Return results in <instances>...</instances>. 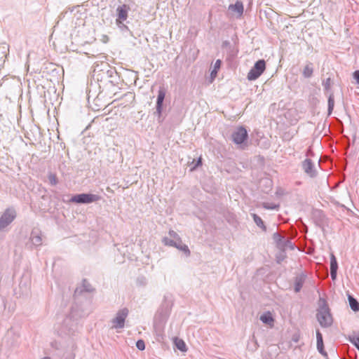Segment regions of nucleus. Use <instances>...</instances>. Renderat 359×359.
Masks as SVG:
<instances>
[{"label": "nucleus", "instance_id": "obj_1", "mask_svg": "<svg viewBox=\"0 0 359 359\" xmlns=\"http://www.w3.org/2000/svg\"><path fill=\"white\" fill-rule=\"evenodd\" d=\"M75 308L73 307L70 315L65 318L61 328L58 331V334L61 337L72 336L78 331L79 324Z\"/></svg>", "mask_w": 359, "mask_h": 359}, {"label": "nucleus", "instance_id": "obj_2", "mask_svg": "<svg viewBox=\"0 0 359 359\" xmlns=\"http://www.w3.org/2000/svg\"><path fill=\"white\" fill-rule=\"evenodd\" d=\"M316 318L320 325L323 327H329L332 324V316L325 300L323 301V304L320 305L317 311Z\"/></svg>", "mask_w": 359, "mask_h": 359}, {"label": "nucleus", "instance_id": "obj_3", "mask_svg": "<svg viewBox=\"0 0 359 359\" xmlns=\"http://www.w3.org/2000/svg\"><path fill=\"white\" fill-rule=\"evenodd\" d=\"M101 200V196L93 194H79L73 196L69 201L79 204H88Z\"/></svg>", "mask_w": 359, "mask_h": 359}, {"label": "nucleus", "instance_id": "obj_4", "mask_svg": "<svg viewBox=\"0 0 359 359\" xmlns=\"http://www.w3.org/2000/svg\"><path fill=\"white\" fill-rule=\"evenodd\" d=\"M266 69V62L264 60H259L255 62L248 74L247 78L249 81H254L258 79Z\"/></svg>", "mask_w": 359, "mask_h": 359}, {"label": "nucleus", "instance_id": "obj_5", "mask_svg": "<svg viewBox=\"0 0 359 359\" xmlns=\"http://www.w3.org/2000/svg\"><path fill=\"white\" fill-rule=\"evenodd\" d=\"M248 134L246 129L240 126L237 128L231 134V139L233 143L237 145H240L241 148H243V145L245 142L248 140Z\"/></svg>", "mask_w": 359, "mask_h": 359}, {"label": "nucleus", "instance_id": "obj_6", "mask_svg": "<svg viewBox=\"0 0 359 359\" xmlns=\"http://www.w3.org/2000/svg\"><path fill=\"white\" fill-rule=\"evenodd\" d=\"M128 315V309L123 308L118 310L116 316L111 320L112 328L122 329L125 326V321Z\"/></svg>", "mask_w": 359, "mask_h": 359}, {"label": "nucleus", "instance_id": "obj_7", "mask_svg": "<svg viewBox=\"0 0 359 359\" xmlns=\"http://www.w3.org/2000/svg\"><path fill=\"white\" fill-rule=\"evenodd\" d=\"M16 217V212L13 208H7L0 217V231L4 230Z\"/></svg>", "mask_w": 359, "mask_h": 359}, {"label": "nucleus", "instance_id": "obj_8", "mask_svg": "<svg viewBox=\"0 0 359 359\" xmlns=\"http://www.w3.org/2000/svg\"><path fill=\"white\" fill-rule=\"evenodd\" d=\"M43 244V236L41 231L38 229H34L30 234L29 242L26 244L30 249L37 248Z\"/></svg>", "mask_w": 359, "mask_h": 359}, {"label": "nucleus", "instance_id": "obj_9", "mask_svg": "<svg viewBox=\"0 0 359 359\" xmlns=\"http://www.w3.org/2000/svg\"><path fill=\"white\" fill-rule=\"evenodd\" d=\"M302 169L304 172L310 177H315L317 175V171L314 164L309 158H306L302 163Z\"/></svg>", "mask_w": 359, "mask_h": 359}, {"label": "nucleus", "instance_id": "obj_10", "mask_svg": "<svg viewBox=\"0 0 359 359\" xmlns=\"http://www.w3.org/2000/svg\"><path fill=\"white\" fill-rule=\"evenodd\" d=\"M172 308V303L170 302H165L158 311L161 320L166 321L168 318Z\"/></svg>", "mask_w": 359, "mask_h": 359}, {"label": "nucleus", "instance_id": "obj_11", "mask_svg": "<svg viewBox=\"0 0 359 359\" xmlns=\"http://www.w3.org/2000/svg\"><path fill=\"white\" fill-rule=\"evenodd\" d=\"M128 11L129 7L126 4L118 6L116 8L117 18L116 20H126L128 18Z\"/></svg>", "mask_w": 359, "mask_h": 359}, {"label": "nucleus", "instance_id": "obj_12", "mask_svg": "<svg viewBox=\"0 0 359 359\" xmlns=\"http://www.w3.org/2000/svg\"><path fill=\"white\" fill-rule=\"evenodd\" d=\"M317 349L318 352L325 357H327V352L324 350L323 335L319 330L316 331Z\"/></svg>", "mask_w": 359, "mask_h": 359}, {"label": "nucleus", "instance_id": "obj_13", "mask_svg": "<svg viewBox=\"0 0 359 359\" xmlns=\"http://www.w3.org/2000/svg\"><path fill=\"white\" fill-rule=\"evenodd\" d=\"M165 92L163 89L158 90L156 101V112L160 115L162 112L163 102L165 99Z\"/></svg>", "mask_w": 359, "mask_h": 359}, {"label": "nucleus", "instance_id": "obj_14", "mask_svg": "<svg viewBox=\"0 0 359 359\" xmlns=\"http://www.w3.org/2000/svg\"><path fill=\"white\" fill-rule=\"evenodd\" d=\"M228 9L230 11L236 13L238 17L243 15L244 11L243 4L240 1H237L235 4H230Z\"/></svg>", "mask_w": 359, "mask_h": 359}, {"label": "nucleus", "instance_id": "obj_15", "mask_svg": "<svg viewBox=\"0 0 359 359\" xmlns=\"http://www.w3.org/2000/svg\"><path fill=\"white\" fill-rule=\"evenodd\" d=\"M304 280H305V276L304 274H301L296 277L295 281H294V291L296 292H299L301 290V289L304 285Z\"/></svg>", "mask_w": 359, "mask_h": 359}, {"label": "nucleus", "instance_id": "obj_16", "mask_svg": "<svg viewBox=\"0 0 359 359\" xmlns=\"http://www.w3.org/2000/svg\"><path fill=\"white\" fill-rule=\"evenodd\" d=\"M313 73V65L311 62H308L302 72L303 76L306 79L311 78Z\"/></svg>", "mask_w": 359, "mask_h": 359}, {"label": "nucleus", "instance_id": "obj_17", "mask_svg": "<svg viewBox=\"0 0 359 359\" xmlns=\"http://www.w3.org/2000/svg\"><path fill=\"white\" fill-rule=\"evenodd\" d=\"M260 320L262 323L269 325H272V324L274 321L271 312H269V311L265 312L262 315H261Z\"/></svg>", "mask_w": 359, "mask_h": 359}, {"label": "nucleus", "instance_id": "obj_18", "mask_svg": "<svg viewBox=\"0 0 359 359\" xmlns=\"http://www.w3.org/2000/svg\"><path fill=\"white\" fill-rule=\"evenodd\" d=\"M93 290L92 286L89 284L86 280H84L82 283V285L80 287H78L75 290V294L81 293L82 292H91Z\"/></svg>", "mask_w": 359, "mask_h": 359}, {"label": "nucleus", "instance_id": "obj_19", "mask_svg": "<svg viewBox=\"0 0 359 359\" xmlns=\"http://www.w3.org/2000/svg\"><path fill=\"white\" fill-rule=\"evenodd\" d=\"M348 303L351 309L356 312L359 311V303L356 299H355L353 296H348Z\"/></svg>", "mask_w": 359, "mask_h": 359}, {"label": "nucleus", "instance_id": "obj_20", "mask_svg": "<svg viewBox=\"0 0 359 359\" xmlns=\"http://www.w3.org/2000/svg\"><path fill=\"white\" fill-rule=\"evenodd\" d=\"M328 114L330 115L334 107V97L333 93H330L328 96Z\"/></svg>", "mask_w": 359, "mask_h": 359}, {"label": "nucleus", "instance_id": "obj_21", "mask_svg": "<svg viewBox=\"0 0 359 359\" xmlns=\"http://www.w3.org/2000/svg\"><path fill=\"white\" fill-rule=\"evenodd\" d=\"M273 238L274 241L276 242V243L278 244V245H279L282 248H285L286 244H283V243L285 238L284 236H281L278 233H273Z\"/></svg>", "mask_w": 359, "mask_h": 359}, {"label": "nucleus", "instance_id": "obj_22", "mask_svg": "<svg viewBox=\"0 0 359 359\" xmlns=\"http://www.w3.org/2000/svg\"><path fill=\"white\" fill-rule=\"evenodd\" d=\"M180 239H172V238H170L168 237H165L163 238V243L165 245H168V246H171V247H174V248H176L177 243H178V241H180Z\"/></svg>", "mask_w": 359, "mask_h": 359}, {"label": "nucleus", "instance_id": "obj_23", "mask_svg": "<svg viewBox=\"0 0 359 359\" xmlns=\"http://www.w3.org/2000/svg\"><path fill=\"white\" fill-rule=\"evenodd\" d=\"M176 248L182 251L187 256L190 255V250L188 246L185 244H183L181 239L178 241V243L176 246Z\"/></svg>", "mask_w": 359, "mask_h": 359}, {"label": "nucleus", "instance_id": "obj_24", "mask_svg": "<svg viewBox=\"0 0 359 359\" xmlns=\"http://www.w3.org/2000/svg\"><path fill=\"white\" fill-rule=\"evenodd\" d=\"M252 217H253L255 223L259 227L262 229L264 231H266V226L264 225V222L262 221V218L256 214H253Z\"/></svg>", "mask_w": 359, "mask_h": 359}, {"label": "nucleus", "instance_id": "obj_25", "mask_svg": "<svg viewBox=\"0 0 359 359\" xmlns=\"http://www.w3.org/2000/svg\"><path fill=\"white\" fill-rule=\"evenodd\" d=\"M221 62H222L220 60H217L215 61V65H214V69H212V71L210 73L212 78H215L216 76V75L217 74V71L220 68Z\"/></svg>", "mask_w": 359, "mask_h": 359}, {"label": "nucleus", "instance_id": "obj_26", "mask_svg": "<svg viewBox=\"0 0 359 359\" xmlns=\"http://www.w3.org/2000/svg\"><path fill=\"white\" fill-rule=\"evenodd\" d=\"M262 207L266 210H278L279 205H276L273 203H263Z\"/></svg>", "mask_w": 359, "mask_h": 359}, {"label": "nucleus", "instance_id": "obj_27", "mask_svg": "<svg viewBox=\"0 0 359 359\" xmlns=\"http://www.w3.org/2000/svg\"><path fill=\"white\" fill-rule=\"evenodd\" d=\"M338 264L337 262V259L334 254H331L330 255V269L337 270Z\"/></svg>", "mask_w": 359, "mask_h": 359}, {"label": "nucleus", "instance_id": "obj_28", "mask_svg": "<svg viewBox=\"0 0 359 359\" xmlns=\"http://www.w3.org/2000/svg\"><path fill=\"white\" fill-rule=\"evenodd\" d=\"M48 180H49V182L51 185H56L57 183V177L55 175V174L54 173H49L48 175Z\"/></svg>", "mask_w": 359, "mask_h": 359}, {"label": "nucleus", "instance_id": "obj_29", "mask_svg": "<svg viewBox=\"0 0 359 359\" xmlns=\"http://www.w3.org/2000/svg\"><path fill=\"white\" fill-rule=\"evenodd\" d=\"M124 21L125 20H116V24L121 31H126L128 29V27L124 24Z\"/></svg>", "mask_w": 359, "mask_h": 359}, {"label": "nucleus", "instance_id": "obj_30", "mask_svg": "<svg viewBox=\"0 0 359 359\" xmlns=\"http://www.w3.org/2000/svg\"><path fill=\"white\" fill-rule=\"evenodd\" d=\"M176 346L179 350H180L182 351H186V344L184 342V341L182 339H180L176 341Z\"/></svg>", "mask_w": 359, "mask_h": 359}, {"label": "nucleus", "instance_id": "obj_31", "mask_svg": "<svg viewBox=\"0 0 359 359\" xmlns=\"http://www.w3.org/2000/svg\"><path fill=\"white\" fill-rule=\"evenodd\" d=\"M350 341L358 348L359 351V337H352L350 338Z\"/></svg>", "mask_w": 359, "mask_h": 359}, {"label": "nucleus", "instance_id": "obj_32", "mask_svg": "<svg viewBox=\"0 0 359 359\" xmlns=\"http://www.w3.org/2000/svg\"><path fill=\"white\" fill-rule=\"evenodd\" d=\"M331 80L330 78H327L325 81L323 82V86L326 91H328L330 88Z\"/></svg>", "mask_w": 359, "mask_h": 359}, {"label": "nucleus", "instance_id": "obj_33", "mask_svg": "<svg viewBox=\"0 0 359 359\" xmlns=\"http://www.w3.org/2000/svg\"><path fill=\"white\" fill-rule=\"evenodd\" d=\"M136 346L140 351L144 350V348H145L144 341L143 340H142V339L138 340L136 342Z\"/></svg>", "mask_w": 359, "mask_h": 359}, {"label": "nucleus", "instance_id": "obj_34", "mask_svg": "<svg viewBox=\"0 0 359 359\" xmlns=\"http://www.w3.org/2000/svg\"><path fill=\"white\" fill-rule=\"evenodd\" d=\"M50 346L52 348L55 349H60L61 348V342L54 340L50 342Z\"/></svg>", "mask_w": 359, "mask_h": 359}, {"label": "nucleus", "instance_id": "obj_35", "mask_svg": "<svg viewBox=\"0 0 359 359\" xmlns=\"http://www.w3.org/2000/svg\"><path fill=\"white\" fill-rule=\"evenodd\" d=\"M168 234H169L170 238L181 239L180 237L179 236V235L175 231H174L172 230L169 231Z\"/></svg>", "mask_w": 359, "mask_h": 359}, {"label": "nucleus", "instance_id": "obj_36", "mask_svg": "<svg viewBox=\"0 0 359 359\" xmlns=\"http://www.w3.org/2000/svg\"><path fill=\"white\" fill-rule=\"evenodd\" d=\"M222 47L223 48H231V43H230V42L229 41H224L222 43Z\"/></svg>", "mask_w": 359, "mask_h": 359}, {"label": "nucleus", "instance_id": "obj_37", "mask_svg": "<svg viewBox=\"0 0 359 359\" xmlns=\"http://www.w3.org/2000/svg\"><path fill=\"white\" fill-rule=\"evenodd\" d=\"M337 270L330 269L331 278L334 280L337 278Z\"/></svg>", "mask_w": 359, "mask_h": 359}, {"label": "nucleus", "instance_id": "obj_38", "mask_svg": "<svg viewBox=\"0 0 359 359\" xmlns=\"http://www.w3.org/2000/svg\"><path fill=\"white\" fill-rule=\"evenodd\" d=\"M353 78L355 79L357 83L359 85V70H356L354 72Z\"/></svg>", "mask_w": 359, "mask_h": 359}, {"label": "nucleus", "instance_id": "obj_39", "mask_svg": "<svg viewBox=\"0 0 359 359\" xmlns=\"http://www.w3.org/2000/svg\"><path fill=\"white\" fill-rule=\"evenodd\" d=\"M283 244H286L285 247H290L292 248V243L288 239L285 238V241H283Z\"/></svg>", "mask_w": 359, "mask_h": 359}, {"label": "nucleus", "instance_id": "obj_40", "mask_svg": "<svg viewBox=\"0 0 359 359\" xmlns=\"http://www.w3.org/2000/svg\"><path fill=\"white\" fill-rule=\"evenodd\" d=\"M202 164V162H201V158H199L197 161V163H196V165L194 166V168L191 169V170H194L195 169L196 167L201 165Z\"/></svg>", "mask_w": 359, "mask_h": 359}, {"label": "nucleus", "instance_id": "obj_41", "mask_svg": "<svg viewBox=\"0 0 359 359\" xmlns=\"http://www.w3.org/2000/svg\"><path fill=\"white\" fill-rule=\"evenodd\" d=\"M75 355L73 353H71L69 355L68 359H74Z\"/></svg>", "mask_w": 359, "mask_h": 359}, {"label": "nucleus", "instance_id": "obj_42", "mask_svg": "<svg viewBox=\"0 0 359 359\" xmlns=\"http://www.w3.org/2000/svg\"><path fill=\"white\" fill-rule=\"evenodd\" d=\"M41 359H50V358L48 356H46V357L42 358Z\"/></svg>", "mask_w": 359, "mask_h": 359}, {"label": "nucleus", "instance_id": "obj_43", "mask_svg": "<svg viewBox=\"0 0 359 359\" xmlns=\"http://www.w3.org/2000/svg\"><path fill=\"white\" fill-rule=\"evenodd\" d=\"M71 344H72V348H73L74 347V344L73 343V341L71 342Z\"/></svg>", "mask_w": 359, "mask_h": 359}]
</instances>
